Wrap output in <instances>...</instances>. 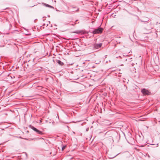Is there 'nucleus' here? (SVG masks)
<instances>
[{
  "mask_svg": "<svg viewBox=\"0 0 160 160\" xmlns=\"http://www.w3.org/2000/svg\"><path fill=\"white\" fill-rule=\"evenodd\" d=\"M24 153L25 154L26 157L27 158V153L26 152H24Z\"/></svg>",
  "mask_w": 160,
  "mask_h": 160,
  "instance_id": "nucleus-12",
  "label": "nucleus"
},
{
  "mask_svg": "<svg viewBox=\"0 0 160 160\" xmlns=\"http://www.w3.org/2000/svg\"><path fill=\"white\" fill-rule=\"evenodd\" d=\"M158 143L157 144V146H156L157 147H158Z\"/></svg>",
  "mask_w": 160,
  "mask_h": 160,
  "instance_id": "nucleus-19",
  "label": "nucleus"
},
{
  "mask_svg": "<svg viewBox=\"0 0 160 160\" xmlns=\"http://www.w3.org/2000/svg\"><path fill=\"white\" fill-rule=\"evenodd\" d=\"M103 28L99 27L97 29H95L92 32V33L93 34H96L101 33L103 30Z\"/></svg>",
  "mask_w": 160,
  "mask_h": 160,
  "instance_id": "nucleus-1",
  "label": "nucleus"
},
{
  "mask_svg": "<svg viewBox=\"0 0 160 160\" xmlns=\"http://www.w3.org/2000/svg\"><path fill=\"white\" fill-rule=\"evenodd\" d=\"M57 62L61 66H62L64 64L63 62L59 60H57Z\"/></svg>",
  "mask_w": 160,
  "mask_h": 160,
  "instance_id": "nucleus-5",
  "label": "nucleus"
},
{
  "mask_svg": "<svg viewBox=\"0 0 160 160\" xmlns=\"http://www.w3.org/2000/svg\"><path fill=\"white\" fill-rule=\"evenodd\" d=\"M155 33L156 35H157V34H156V33Z\"/></svg>",
  "mask_w": 160,
  "mask_h": 160,
  "instance_id": "nucleus-21",
  "label": "nucleus"
},
{
  "mask_svg": "<svg viewBox=\"0 0 160 160\" xmlns=\"http://www.w3.org/2000/svg\"><path fill=\"white\" fill-rule=\"evenodd\" d=\"M125 80H126V79H125V78H123V82H125Z\"/></svg>",
  "mask_w": 160,
  "mask_h": 160,
  "instance_id": "nucleus-13",
  "label": "nucleus"
},
{
  "mask_svg": "<svg viewBox=\"0 0 160 160\" xmlns=\"http://www.w3.org/2000/svg\"><path fill=\"white\" fill-rule=\"evenodd\" d=\"M119 154V153H118V154H117V155H114V156H110L109 157V158H111V159L113 158H114L116 156H117L118 154Z\"/></svg>",
  "mask_w": 160,
  "mask_h": 160,
  "instance_id": "nucleus-7",
  "label": "nucleus"
},
{
  "mask_svg": "<svg viewBox=\"0 0 160 160\" xmlns=\"http://www.w3.org/2000/svg\"><path fill=\"white\" fill-rule=\"evenodd\" d=\"M102 45V43H94L93 44V48L94 50L99 49L101 47Z\"/></svg>",
  "mask_w": 160,
  "mask_h": 160,
  "instance_id": "nucleus-2",
  "label": "nucleus"
},
{
  "mask_svg": "<svg viewBox=\"0 0 160 160\" xmlns=\"http://www.w3.org/2000/svg\"><path fill=\"white\" fill-rule=\"evenodd\" d=\"M74 33H78V32H74Z\"/></svg>",
  "mask_w": 160,
  "mask_h": 160,
  "instance_id": "nucleus-17",
  "label": "nucleus"
},
{
  "mask_svg": "<svg viewBox=\"0 0 160 160\" xmlns=\"http://www.w3.org/2000/svg\"><path fill=\"white\" fill-rule=\"evenodd\" d=\"M89 128H87V129L86 130V131H87V132L89 130Z\"/></svg>",
  "mask_w": 160,
  "mask_h": 160,
  "instance_id": "nucleus-11",
  "label": "nucleus"
},
{
  "mask_svg": "<svg viewBox=\"0 0 160 160\" xmlns=\"http://www.w3.org/2000/svg\"><path fill=\"white\" fill-rule=\"evenodd\" d=\"M66 147V146H63L62 148V150L63 151L65 149Z\"/></svg>",
  "mask_w": 160,
  "mask_h": 160,
  "instance_id": "nucleus-8",
  "label": "nucleus"
},
{
  "mask_svg": "<svg viewBox=\"0 0 160 160\" xmlns=\"http://www.w3.org/2000/svg\"><path fill=\"white\" fill-rule=\"evenodd\" d=\"M44 5L46 7L50 8H52L53 9L54 8L52 6H51L49 5H48V4H47L46 3H44Z\"/></svg>",
  "mask_w": 160,
  "mask_h": 160,
  "instance_id": "nucleus-6",
  "label": "nucleus"
},
{
  "mask_svg": "<svg viewBox=\"0 0 160 160\" xmlns=\"http://www.w3.org/2000/svg\"><path fill=\"white\" fill-rule=\"evenodd\" d=\"M24 139H26V140H27V139H26V138H24Z\"/></svg>",
  "mask_w": 160,
  "mask_h": 160,
  "instance_id": "nucleus-20",
  "label": "nucleus"
},
{
  "mask_svg": "<svg viewBox=\"0 0 160 160\" xmlns=\"http://www.w3.org/2000/svg\"><path fill=\"white\" fill-rule=\"evenodd\" d=\"M155 144H153V143H152V144H151V145H155Z\"/></svg>",
  "mask_w": 160,
  "mask_h": 160,
  "instance_id": "nucleus-14",
  "label": "nucleus"
},
{
  "mask_svg": "<svg viewBox=\"0 0 160 160\" xmlns=\"http://www.w3.org/2000/svg\"><path fill=\"white\" fill-rule=\"evenodd\" d=\"M71 7L72 8H77L76 7H73V6H71Z\"/></svg>",
  "mask_w": 160,
  "mask_h": 160,
  "instance_id": "nucleus-10",
  "label": "nucleus"
},
{
  "mask_svg": "<svg viewBox=\"0 0 160 160\" xmlns=\"http://www.w3.org/2000/svg\"><path fill=\"white\" fill-rule=\"evenodd\" d=\"M78 9H79V8H78L76 10H73V11L78 12Z\"/></svg>",
  "mask_w": 160,
  "mask_h": 160,
  "instance_id": "nucleus-9",
  "label": "nucleus"
},
{
  "mask_svg": "<svg viewBox=\"0 0 160 160\" xmlns=\"http://www.w3.org/2000/svg\"><path fill=\"white\" fill-rule=\"evenodd\" d=\"M30 127L33 130H34V131H35L37 134H40V135H42L43 134V133L42 132L40 131V130H38L36 128L34 127L33 126L30 125Z\"/></svg>",
  "mask_w": 160,
  "mask_h": 160,
  "instance_id": "nucleus-3",
  "label": "nucleus"
},
{
  "mask_svg": "<svg viewBox=\"0 0 160 160\" xmlns=\"http://www.w3.org/2000/svg\"><path fill=\"white\" fill-rule=\"evenodd\" d=\"M78 21V20H76V21H75L76 23H75V24H76V23H76V22H77V21Z\"/></svg>",
  "mask_w": 160,
  "mask_h": 160,
  "instance_id": "nucleus-15",
  "label": "nucleus"
},
{
  "mask_svg": "<svg viewBox=\"0 0 160 160\" xmlns=\"http://www.w3.org/2000/svg\"><path fill=\"white\" fill-rule=\"evenodd\" d=\"M142 92L144 95H149V92L148 90L146 89L145 88H144L142 90Z\"/></svg>",
  "mask_w": 160,
  "mask_h": 160,
  "instance_id": "nucleus-4",
  "label": "nucleus"
},
{
  "mask_svg": "<svg viewBox=\"0 0 160 160\" xmlns=\"http://www.w3.org/2000/svg\"><path fill=\"white\" fill-rule=\"evenodd\" d=\"M35 6V5H33L32 6H31V7H33V6Z\"/></svg>",
  "mask_w": 160,
  "mask_h": 160,
  "instance_id": "nucleus-18",
  "label": "nucleus"
},
{
  "mask_svg": "<svg viewBox=\"0 0 160 160\" xmlns=\"http://www.w3.org/2000/svg\"><path fill=\"white\" fill-rule=\"evenodd\" d=\"M142 22H146V21H142Z\"/></svg>",
  "mask_w": 160,
  "mask_h": 160,
  "instance_id": "nucleus-16",
  "label": "nucleus"
}]
</instances>
